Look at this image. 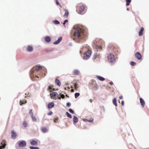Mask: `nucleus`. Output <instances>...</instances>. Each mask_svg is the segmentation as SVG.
<instances>
[{"mask_svg": "<svg viewBox=\"0 0 149 149\" xmlns=\"http://www.w3.org/2000/svg\"><path fill=\"white\" fill-rule=\"evenodd\" d=\"M74 33V36L75 38L77 39L80 42L85 40L87 37L86 33L84 32V30L80 27L77 26Z\"/></svg>", "mask_w": 149, "mask_h": 149, "instance_id": "obj_1", "label": "nucleus"}, {"mask_svg": "<svg viewBox=\"0 0 149 149\" xmlns=\"http://www.w3.org/2000/svg\"><path fill=\"white\" fill-rule=\"evenodd\" d=\"M77 10L78 13L79 14H82L85 9V6L81 3H78L77 5Z\"/></svg>", "mask_w": 149, "mask_h": 149, "instance_id": "obj_2", "label": "nucleus"}, {"mask_svg": "<svg viewBox=\"0 0 149 149\" xmlns=\"http://www.w3.org/2000/svg\"><path fill=\"white\" fill-rule=\"evenodd\" d=\"M108 60L109 62H113L115 61V58L112 53H110L108 56Z\"/></svg>", "mask_w": 149, "mask_h": 149, "instance_id": "obj_3", "label": "nucleus"}, {"mask_svg": "<svg viewBox=\"0 0 149 149\" xmlns=\"http://www.w3.org/2000/svg\"><path fill=\"white\" fill-rule=\"evenodd\" d=\"M91 52L90 50H88L84 54L83 58L85 59H88L91 55Z\"/></svg>", "mask_w": 149, "mask_h": 149, "instance_id": "obj_4", "label": "nucleus"}, {"mask_svg": "<svg viewBox=\"0 0 149 149\" xmlns=\"http://www.w3.org/2000/svg\"><path fill=\"white\" fill-rule=\"evenodd\" d=\"M135 57L138 60H141L142 58L141 54L139 52H136L135 54Z\"/></svg>", "mask_w": 149, "mask_h": 149, "instance_id": "obj_5", "label": "nucleus"}, {"mask_svg": "<svg viewBox=\"0 0 149 149\" xmlns=\"http://www.w3.org/2000/svg\"><path fill=\"white\" fill-rule=\"evenodd\" d=\"M19 146L20 147H25L26 146V142L24 141H22L19 143Z\"/></svg>", "mask_w": 149, "mask_h": 149, "instance_id": "obj_6", "label": "nucleus"}, {"mask_svg": "<svg viewBox=\"0 0 149 149\" xmlns=\"http://www.w3.org/2000/svg\"><path fill=\"white\" fill-rule=\"evenodd\" d=\"M58 94L56 92H53L52 93H50V95L51 96V97H53L54 99L56 100L57 98L56 96Z\"/></svg>", "mask_w": 149, "mask_h": 149, "instance_id": "obj_7", "label": "nucleus"}, {"mask_svg": "<svg viewBox=\"0 0 149 149\" xmlns=\"http://www.w3.org/2000/svg\"><path fill=\"white\" fill-rule=\"evenodd\" d=\"M54 102H52L48 103L47 106L48 108L51 109L54 107Z\"/></svg>", "mask_w": 149, "mask_h": 149, "instance_id": "obj_8", "label": "nucleus"}, {"mask_svg": "<svg viewBox=\"0 0 149 149\" xmlns=\"http://www.w3.org/2000/svg\"><path fill=\"white\" fill-rule=\"evenodd\" d=\"M139 100L141 106L143 107H144L145 104L144 101L142 98H140Z\"/></svg>", "mask_w": 149, "mask_h": 149, "instance_id": "obj_9", "label": "nucleus"}, {"mask_svg": "<svg viewBox=\"0 0 149 149\" xmlns=\"http://www.w3.org/2000/svg\"><path fill=\"white\" fill-rule=\"evenodd\" d=\"M144 30V29L143 27H141L140 31L139 32V36H141L143 35Z\"/></svg>", "mask_w": 149, "mask_h": 149, "instance_id": "obj_10", "label": "nucleus"}, {"mask_svg": "<svg viewBox=\"0 0 149 149\" xmlns=\"http://www.w3.org/2000/svg\"><path fill=\"white\" fill-rule=\"evenodd\" d=\"M62 37H60L58 39V40L54 42L53 43L54 44L57 45L62 40Z\"/></svg>", "mask_w": 149, "mask_h": 149, "instance_id": "obj_11", "label": "nucleus"}, {"mask_svg": "<svg viewBox=\"0 0 149 149\" xmlns=\"http://www.w3.org/2000/svg\"><path fill=\"white\" fill-rule=\"evenodd\" d=\"M16 133L13 130L11 132V137L13 139H15L16 136Z\"/></svg>", "mask_w": 149, "mask_h": 149, "instance_id": "obj_12", "label": "nucleus"}, {"mask_svg": "<svg viewBox=\"0 0 149 149\" xmlns=\"http://www.w3.org/2000/svg\"><path fill=\"white\" fill-rule=\"evenodd\" d=\"M27 50L29 52H31L33 50V48L31 46L29 45L27 47Z\"/></svg>", "mask_w": 149, "mask_h": 149, "instance_id": "obj_13", "label": "nucleus"}, {"mask_svg": "<svg viewBox=\"0 0 149 149\" xmlns=\"http://www.w3.org/2000/svg\"><path fill=\"white\" fill-rule=\"evenodd\" d=\"M45 40L47 42H49L51 40V38L49 36H47L45 38Z\"/></svg>", "mask_w": 149, "mask_h": 149, "instance_id": "obj_14", "label": "nucleus"}, {"mask_svg": "<svg viewBox=\"0 0 149 149\" xmlns=\"http://www.w3.org/2000/svg\"><path fill=\"white\" fill-rule=\"evenodd\" d=\"M64 10L65 12V13L63 15V17L65 18L68 17L69 15V12L66 9H65Z\"/></svg>", "mask_w": 149, "mask_h": 149, "instance_id": "obj_15", "label": "nucleus"}, {"mask_svg": "<svg viewBox=\"0 0 149 149\" xmlns=\"http://www.w3.org/2000/svg\"><path fill=\"white\" fill-rule=\"evenodd\" d=\"M31 143L32 145L36 146L38 144V142L36 141L33 140L31 142Z\"/></svg>", "mask_w": 149, "mask_h": 149, "instance_id": "obj_16", "label": "nucleus"}, {"mask_svg": "<svg viewBox=\"0 0 149 149\" xmlns=\"http://www.w3.org/2000/svg\"><path fill=\"white\" fill-rule=\"evenodd\" d=\"M27 102L26 100L24 99L23 100H20V105H22L25 104Z\"/></svg>", "mask_w": 149, "mask_h": 149, "instance_id": "obj_17", "label": "nucleus"}, {"mask_svg": "<svg viewBox=\"0 0 149 149\" xmlns=\"http://www.w3.org/2000/svg\"><path fill=\"white\" fill-rule=\"evenodd\" d=\"M73 73L75 75H78L79 74L80 72L79 70H75L73 71Z\"/></svg>", "mask_w": 149, "mask_h": 149, "instance_id": "obj_18", "label": "nucleus"}, {"mask_svg": "<svg viewBox=\"0 0 149 149\" xmlns=\"http://www.w3.org/2000/svg\"><path fill=\"white\" fill-rule=\"evenodd\" d=\"M96 77L99 80L101 81H103L105 79L104 78L99 76L97 75Z\"/></svg>", "mask_w": 149, "mask_h": 149, "instance_id": "obj_19", "label": "nucleus"}, {"mask_svg": "<svg viewBox=\"0 0 149 149\" xmlns=\"http://www.w3.org/2000/svg\"><path fill=\"white\" fill-rule=\"evenodd\" d=\"M53 87V86L52 85H50L48 87V88L47 89L48 91H49V90H52V91H54L55 90V89L54 88H52Z\"/></svg>", "mask_w": 149, "mask_h": 149, "instance_id": "obj_20", "label": "nucleus"}, {"mask_svg": "<svg viewBox=\"0 0 149 149\" xmlns=\"http://www.w3.org/2000/svg\"><path fill=\"white\" fill-rule=\"evenodd\" d=\"M55 83L57 85L59 86H60L61 85V83L59 80L57 79H56L55 80Z\"/></svg>", "mask_w": 149, "mask_h": 149, "instance_id": "obj_21", "label": "nucleus"}, {"mask_svg": "<svg viewBox=\"0 0 149 149\" xmlns=\"http://www.w3.org/2000/svg\"><path fill=\"white\" fill-rule=\"evenodd\" d=\"M41 131L43 133L47 132V129L45 127H43L41 129Z\"/></svg>", "mask_w": 149, "mask_h": 149, "instance_id": "obj_22", "label": "nucleus"}, {"mask_svg": "<svg viewBox=\"0 0 149 149\" xmlns=\"http://www.w3.org/2000/svg\"><path fill=\"white\" fill-rule=\"evenodd\" d=\"M113 50L114 52H118L119 51V49L118 47L116 46L113 47Z\"/></svg>", "mask_w": 149, "mask_h": 149, "instance_id": "obj_23", "label": "nucleus"}, {"mask_svg": "<svg viewBox=\"0 0 149 149\" xmlns=\"http://www.w3.org/2000/svg\"><path fill=\"white\" fill-rule=\"evenodd\" d=\"M78 122V118L76 116H74L73 118V122L75 123H76Z\"/></svg>", "mask_w": 149, "mask_h": 149, "instance_id": "obj_24", "label": "nucleus"}, {"mask_svg": "<svg viewBox=\"0 0 149 149\" xmlns=\"http://www.w3.org/2000/svg\"><path fill=\"white\" fill-rule=\"evenodd\" d=\"M113 104L116 106L117 107V104L116 103V98H115L113 99Z\"/></svg>", "mask_w": 149, "mask_h": 149, "instance_id": "obj_25", "label": "nucleus"}, {"mask_svg": "<svg viewBox=\"0 0 149 149\" xmlns=\"http://www.w3.org/2000/svg\"><path fill=\"white\" fill-rule=\"evenodd\" d=\"M97 57L98 58H99V56L98 55L97 56V53H95L93 56V60H95L96 58Z\"/></svg>", "mask_w": 149, "mask_h": 149, "instance_id": "obj_26", "label": "nucleus"}, {"mask_svg": "<svg viewBox=\"0 0 149 149\" xmlns=\"http://www.w3.org/2000/svg\"><path fill=\"white\" fill-rule=\"evenodd\" d=\"M42 69V67L40 66H37L36 67V70L37 71H38L40 70H41Z\"/></svg>", "mask_w": 149, "mask_h": 149, "instance_id": "obj_27", "label": "nucleus"}, {"mask_svg": "<svg viewBox=\"0 0 149 149\" xmlns=\"http://www.w3.org/2000/svg\"><path fill=\"white\" fill-rule=\"evenodd\" d=\"M126 5L127 6L130 5V3L131 1V0H126Z\"/></svg>", "mask_w": 149, "mask_h": 149, "instance_id": "obj_28", "label": "nucleus"}, {"mask_svg": "<svg viewBox=\"0 0 149 149\" xmlns=\"http://www.w3.org/2000/svg\"><path fill=\"white\" fill-rule=\"evenodd\" d=\"M60 95H61V97H58V98L60 100L61 99V98L63 99L65 97V95L63 94H61V93H60Z\"/></svg>", "mask_w": 149, "mask_h": 149, "instance_id": "obj_29", "label": "nucleus"}, {"mask_svg": "<svg viewBox=\"0 0 149 149\" xmlns=\"http://www.w3.org/2000/svg\"><path fill=\"white\" fill-rule=\"evenodd\" d=\"M32 120L33 121L36 122L37 120V119L35 116H31Z\"/></svg>", "mask_w": 149, "mask_h": 149, "instance_id": "obj_30", "label": "nucleus"}, {"mask_svg": "<svg viewBox=\"0 0 149 149\" xmlns=\"http://www.w3.org/2000/svg\"><path fill=\"white\" fill-rule=\"evenodd\" d=\"M53 22L54 24H60V22L58 20H55L53 21Z\"/></svg>", "mask_w": 149, "mask_h": 149, "instance_id": "obj_31", "label": "nucleus"}, {"mask_svg": "<svg viewBox=\"0 0 149 149\" xmlns=\"http://www.w3.org/2000/svg\"><path fill=\"white\" fill-rule=\"evenodd\" d=\"M58 118L57 117H55L54 119V121L55 123H57L58 122Z\"/></svg>", "mask_w": 149, "mask_h": 149, "instance_id": "obj_32", "label": "nucleus"}, {"mask_svg": "<svg viewBox=\"0 0 149 149\" xmlns=\"http://www.w3.org/2000/svg\"><path fill=\"white\" fill-rule=\"evenodd\" d=\"M25 95L26 96H25V98H27V97H30V94L29 92L26 93Z\"/></svg>", "mask_w": 149, "mask_h": 149, "instance_id": "obj_33", "label": "nucleus"}, {"mask_svg": "<svg viewBox=\"0 0 149 149\" xmlns=\"http://www.w3.org/2000/svg\"><path fill=\"white\" fill-rule=\"evenodd\" d=\"M66 114L67 116L69 117V118H72V116L68 112H66Z\"/></svg>", "mask_w": 149, "mask_h": 149, "instance_id": "obj_34", "label": "nucleus"}, {"mask_svg": "<svg viewBox=\"0 0 149 149\" xmlns=\"http://www.w3.org/2000/svg\"><path fill=\"white\" fill-rule=\"evenodd\" d=\"M75 97L76 98H77L80 95V93H77L75 94Z\"/></svg>", "mask_w": 149, "mask_h": 149, "instance_id": "obj_35", "label": "nucleus"}, {"mask_svg": "<svg viewBox=\"0 0 149 149\" xmlns=\"http://www.w3.org/2000/svg\"><path fill=\"white\" fill-rule=\"evenodd\" d=\"M22 125L25 127H26L27 126V123L26 121H25L23 123Z\"/></svg>", "mask_w": 149, "mask_h": 149, "instance_id": "obj_36", "label": "nucleus"}, {"mask_svg": "<svg viewBox=\"0 0 149 149\" xmlns=\"http://www.w3.org/2000/svg\"><path fill=\"white\" fill-rule=\"evenodd\" d=\"M30 148L31 149H39V148L37 147L30 146Z\"/></svg>", "mask_w": 149, "mask_h": 149, "instance_id": "obj_37", "label": "nucleus"}, {"mask_svg": "<svg viewBox=\"0 0 149 149\" xmlns=\"http://www.w3.org/2000/svg\"><path fill=\"white\" fill-rule=\"evenodd\" d=\"M130 64L132 66H134L136 65V63L134 61H131L130 63Z\"/></svg>", "mask_w": 149, "mask_h": 149, "instance_id": "obj_38", "label": "nucleus"}, {"mask_svg": "<svg viewBox=\"0 0 149 149\" xmlns=\"http://www.w3.org/2000/svg\"><path fill=\"white\" fill-rule=\"evenodd\" d=\"M77 83H75L74 85V88L75 90H77Z\"/></svg>", "mask_w": 149, "mask_h": 149, "instance_id": "obj_39", "label": "nucleus"}, {"mask_svg": "<svg viewBox=\"0 0 149 149\" xmlns=\"http://www.w3.org/2000/svg\"><path fill=\"white\" fill-rule=\"evenodd\" d=\"M1 144L2 145H3L5 144L6 146V141L4 140H2V142L1 143Z\"/></svg>", "mask_w": 149, "mask_h": 149, "instance_id": "obj_40", "label": "nucleus"}, {"mask_svg": "<svg viewBox=\"0 0 149 149\" xmlns=\"http://www.w3.org/2000/svg\"><path fill=\"white\" fill-rule=\"evenodd\" d=\"M29 114L31 115V116H33V113L32 112V109H31L30 110L29 112Z\"/></svg>", "mask_w": 149, "mask_h": 149, "instance_id": "obj_41", "label": "nucleus"}, {"mask_svg": "<svg viewBox=\"0 0 149 149\" xmlns=\"http://www.w3.org/2000/svg\"><path fill=\"white\" fill-rule=\"evenodd\" d=\"M69 111L71 113L74 114V111L71 109H69Z\"/></svg>", "mask_w": 149, "mask_h": 149, "instance_id": "obj_42", "label": "nucleus"}, {"mask_svg": "<svg viewBox=\"0 0 149 149\" xmlns=\"http://www.w3.org/2000/svg\"><path fill=\"white\" fill-rule=\"evenodd\" d=\"M5 147V144L3 145H2L0 146V149H2V148H4Z\"/></svg>", "mask_w": 149, "mask_h": 149, "instance_id": "obj_43", "label": "nucleus"}, {"mask_svg": "<svg viewBox=\"0 0 149 149\" xmlns=\"http://www.w3.org/2000/svg\"><path fill=\"white\" fill-rule=\"evenodd\" d=\"M56 3L57 5H59L61 7V5L60 4L58 0H56Z\"/></svg>", "mask_w": 149, "mask_h": 149, "instance_id": "obj_44", "label": "nucleus"}, {"mask_svg": "<svg viewBox=\"0 0 149 149\" xmlns=\"http://www.w3.org/2000/svg\"><path fill=\"white\" fill-rule=\"evenodd\" d=\"M93 119H92L91 120H88V121L87 122H91V123H92V122H93Z\"/></svg>", "mask_w": 149, "mask_h": 149, "instance_id": "obj_45", "label": "nucleus"}, {"mask_svg": "<svg viewBox=\"0 0 149 149\" xmlns=\"http://www.w3.org/2000/svg\"><path fill=\"white\" fill-rule=\"evenodd\" d=\"M94 87L96 88H97L98 87V85L97 84H95Z\"/></svg>", "mask_w": 149, "mask_h": 149, "instance_id": "obj_46", "label": "nucleus"}, {"mask_svg": "<svg viewBox=\"0 0 149 149\" xmlns=\"http://www.w3.org/2000/svg\"><path fill=\"white\" fill-rule=\"evenodd\" d=\"M66 105L68 107H69L70 106L71 104L70 102H68L67 103Z\"/></svg>", "mask_w": 149, "mask_h": 149, "instance_id": "obj_47", "label": "nucleus"}, {"mask_svg": "<svg viewBox=\"0 0 149 149\" xmlns=\"http://www.w3.org/2000/svg\"><path fill=\"white\" fill-rule=\"evenodd\" d=\"M68 20H65L64 21V22L63 23V25L65 24V23H66V22H68Z\"/></svg>", "mask_w": 149, "mask_h": 149, "instance_id": "obj_48", "label": "nucleus"}, {"mask_svg": "<svg viewBox=\"0 0 149 149\" xmlns=\"http://www.w3.org/2000/svg\"><path fill=\"white\" fill-rule=\"evenodd\" d=\"M52 111H50L49 113H48V115H52Z\"/></svg>", "mask_w": 149, "mask_h": 149, "instance_id": "obj_49", "label": "nucleus"}, {"mask_svg": "<svg viewBox=\"0 0 149 149\" xmlns=\"http://www.w3.org/2000/svg\"><path fill=\"white\" fill-rule=\"evenodd\" d=\"M124 102L123 101H121V104L122 106H123L124 105Z\"/></svg>", "mask_w": 149, "mask_h": 149, "instance_id": "obj_50", "label": "nucleus"}, {"mask_svg": "<svg viewBox=\"0 0 149 149\" xmlns=\"http://www.w3.org/2000/svg\"><path fill=\"white\" fill-rule=\"evenodd\" d=\"M123 96H120L119 97V98L120 99H122L123 98Z\"/></svg>", "mask_w": 149, "mask_h": 149, "instance_id": "obj_51", "label": "nucleus"}, {"mask_svg": "<svg viewBox=\"0 0 149 149\" xmlns=\"http://www.w3.org/2000/svg\"><path fill=\"white\" fill-rule=\"evenodd\" d=\"M109 84H110L111 85H112L113 84V83L112 82H110L109 83Z\"/></svg>", "mask_w": 149, "mask_h": 149, "instance_id": "obj_52", "label": "nucleus"}, {"mask_svg": "<svg viewBox=\"0 0 149 149\" xmlns=\"http://www.w3.org/2000/svg\"><path fill=\"white\" fill-rule=\"evenodd\" d=\"M88 120L87 119H84V120L85 122H86V121H88Z\"/></svg>", "mask_w": 149, "mask_h": 149, "instance_id": "obj_53", "label": "nucleus"}, {"mask_svg": "<svg viewBox=\"0 0 149 149\" xmlns=\"http://www.w3.org/2000/svg\"><path fill=\"white\" fill-rule=\"evenodd\" d=\"M71 91L72 92H73L74 91V90L73 89H72L71 90Z\"/></svg>", "mask_w": 149, "mask_h": 149, "instance_id": "obj_54", "label": "nucleus"}, {"mask_svg": "<svg viewBox=\"0 0 149 149\" xmlns=\"http://www.w3.org/2000/svg\"><path fill=\"white\" fill-rule=\"evenodd\" d=\"M127 10H129V8H127Z\"/></svg>", "mask_w": 149, "mask_h": 149, "instance_id": "obj_55", "label": "nucleus"}]
</instances>
